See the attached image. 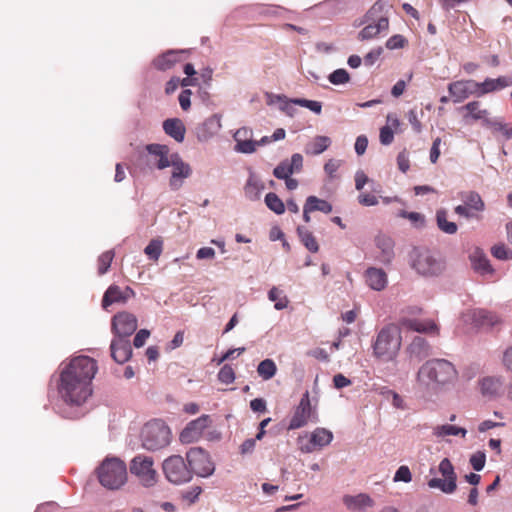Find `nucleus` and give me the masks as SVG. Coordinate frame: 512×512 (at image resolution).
Returning <instances> with one entry per match:
<instances>
[{"label":"nucleus","mask_w":512,"mask_h":512,"mask_svg":"<svg viewBox=\"0 0 512 512\" xmlns=\"http://www.w3.org/2000/svg\"><path fill=\"white\" fill-rule=\"evenodd\" d=\"M277 367L272 359H264L257 366V373L263 380H270L275 376Z\"/></svg>","instance_id":"nucleus-40"},{"label":"nucleus","mask_w":512,"mask_h":512,"mask_svg":"<svg viewBox=\"0 0 512 512\" xmlns=\"http://www.w3.org/2000/svg\"><path fill=\"white\" fill-rule=\"evenodd\" d=\"M463 204L467 207L472 208L476 212H482L485 209V204L479 195L475 191L462 192L460 194Z\"/></svg>","instance_id":"nucleus-37"},{"label":"nucleus","mask_w":512,"mask_h":512,"mask_svg":"<svg viewBox=\"0 0 512 512\" xmlns=\"http://www.w3.org/2000/svg\"><path fill=\"white\" fill-rule=\"evenodd\" d=\"M112 359L118 364H124L132 357V347L129 338L113 337L110 343Z\"/></svg>","instance_id":"nucleus-17"},{"label":"nucleus","mask_w":512,"mask_h":512,"mask_svg":"<svg viewBox=\"0 0 512 512\" xmlns=\"http://www.w3.org/2000/svg\"><path fill=\"white\" fill-rule=\"evenodd\" d=\"M211 418L209 415L203 414L195 420L190 421L180 433V441L182 443H192L197 441L203 431L210 425Z\"/></svg>","instance_id":"nucleus-15"},{"label":"nucleus","mask_w":512,"mask_h":512,"mask_svg":"<svg viewBox=\"0 0 512 512\" xmlns=\"http://www.w3.org/2000/svg\"><path fill=\"white\" fill-rule=\"evenodd\" d=\"M218 380L223 384H231L235 380V372L231 365H223L218 372Z\"/></svg>","instance_id":"nucleus-51"},{"label":"nucleus","mask_w":512,"mask_h":512,"mask_svg":"<svg viewBox=\"0 0 512 512\" xmlns=\"http://www.w3.org/2000/svg\"><path fill=\"white\" fill-rule=\"evenodd\" d=\"M401 331L394 324L385 325L372 342L373 356L384 362H391L398 356L401 348Z\"/></svg>","instance_id":"nucleus-3"},{"label":"nucleus","mask_w":512,"mask_h":512,"mask_svg":"<svg viewBox=\"0 0 512 512\" xmlns=\"http://www.w3.org/2000/svg\"><path fill=\"white\" fill-rule=\"evenodd\" d=\"M407 351L411 358L422 360L430 355L431 347L425 338L416 336L409 344Z\"/></svg>","instance_id":"nucleus-28"},{"label":"nucleus","mask_w":512,"mask_h":512,"mask_svg":"<svg viewBox=\"0 0 512 512\" xmlns=\"http://www.w3.org/2000/svg\"><path fill=\"white\" fill-rule=\"evenodd\" d=\"M168 162L169 167H172L169 187L172 191H178L183 186L184 180L191 176L192 169L177 152L171 154Z\"/></svg>","instance_id":"nucleus-13"},{"label":"nucleus","mask_w":512,"mask_h":512,"mask_svg":"<svg viewBox=\"0 0 512 512\" xmlns=\"http://www.w3.org/2000/svg\"><path fill=\"white\" fill-rule=\"evenodd\" d=\"M165 134L174 139L178 143H182L185 139L186 127L179 118H168L162 124Z\"/></svg>","instance_id":"nucleus-26"},{"label":"nucleus","mask_w":512,"mask_h":512,"mask_svg":"<svg viewBox=\"0 0 512 512\" xmlns=\"http://www.w3.org/2000/svg\"><path fill=\"white\" fill-rule=\"evenodd\" d=\"M328 80L333 85H343L350 81V74L347 70L339 68L329 74Z\"/></svg>","instance_id":"nucleus-47"},{"label":"nucleus","mask_w":512,"mask_h":512,"mask_svg":"<svg viewBox=\"0 0 512 512\" xmlns=\"http://www.w3.org/2000/svg\"><path fill=\"white\" fill-rule=\"evenodd\" d=\"M458 377L454 365L446 359H431L418 370V385L430 393H438L453 384Z\"/></svg>","instance_id":"nucleus-2"},{"label":"nucleus","mask_w":512,"mask_h":512,"mask_svg":"<svg viewBox=\"0 0 512 512\" xmlns=\"http://www.w3.org/2000/svg\"><path fill=\"white\" fill-rule=\"evenodd\" d=\"M221 115L213 114L196 128V136L200 142H206L221 129Z\"/></svg>","instance_id":"nucleus-19"},{"label":"nucleus","mask_w":512,"mask_h":512,"mask_svg":"<svg viewBox=\"0 0 512 512\" xmlns=\"http://www.w3.org/2000/svg\"><path fill=\"white\" fill-rule=\"evenodd\" d=\"M297 234L300 238L301 243L307 250L312 253H316L319 250V245L313 236V234L304 226H298Z\"/></svg>","instance_id":"nucleus-39"},{"label":"nucleus","mask_w":512,"mask_h":512,"mask_svg":"<svg viewBox=\"0 0 512 512\" xmlns=\"http://www.w3.org/2000/svg\"><path fill=\"white\" fill-rule=\"evenodd\" d=\"M454 212L462 217L467 219L476 218L478 219L477 212L470 207L465 206L464 204L458 205L454 208Z\"/></svg>","instance_id":"nucleus-60"},{"label":"nucleus","mask_w":512,"mask_h":512,"mask_svg":"<svg viewBox=\"0 0 512 512\" xmlns=\"http://www.w3.org/2000/svg\"><path fill=\"white\" fill-rule=\"evenodd\" d=\"M292 102L298 106L304 107L319 115L322 112V103L316 100H308L304 98H293Z\"/></svg>","instance_id":"nucleus-48"},{"label":"nucleus","mask_w":512,"mask_h":512,"mask_svg":"<svg viewBox=\"0 0 512 512\" xmlns=\"http://www.w3.org/2000/svg\"><path fill=\"white\" fill-rule=\"evenodd\" d=\"M172 153L170 148L164 144L152 143L145 146L136 160V168L143 174L157 170H164L169 167V159Z\"/></svg>","instance_id":"nucleus-5"},{"label":"nucleus","mask_w":512,"mask_h":512,"mask_svg":"<svg viewBox=\"0 0 512 512\" xmlns=\"http://www.w3.org/2000/svg\"><path fill=\"white\" fill-rule=\"evenodd\" d=\"M56 379L58 401L54 410L66 419H78L85 414L83 405L93 393L92 380L97 362L89 356H76L59 366Z\"/></svg>","instance_id":"nucleus-1"},{"label":"nucleus","mask_w":512,"mask_h":512,"mask_svg":"<svg viewBox=\"0 0 512 512\" xmlns=\"http://www.w3.org/2000/svg\"><path fill=\"white\" fill-rule=\"evenodd\" d=\"M268 104L280 103L279 109L286 113L288 116L293 117L296 109L294 108L293 98H287L285 95L267 94Z\"/></svg>","instance_id":"nucleus-36"},{"label":"nucleus","mask_w":512,"mask_h":512,"mask_svg":"<svg viewBox=\"0 0 512 512\" xmlns=\"http://www.w3.org/2000/svg\"><path fill=\"white\" fill-rule=\"evenodd\" d=\"M306 201L308 202V205L310 206L313 212L320 211L324 214H329L333 210L331 203H329L327 200L320 199L316 196H308Z\"/></svg>","instance_id":"nucleus-43"},{"label":"nucleus","mask_w":512,"mask_h":512,"mask_svg":"<svg viewBox=\"0 0 512 512\" xmlns=\"http://www.w3.org/2000/svg\"><path fill=\"white\" fill-rule=\"evenodd\" d=\"M491 254L499 260L512 259V250L507 248L504 244H497L491 248Z\"/></svg>","instance_id":"nucleus-53"},{"label":"nucleus","mask_w":512,"mask_h":512,"mask_svg":"<svg viewBox=\"0 0 512 512\" xmlns=\"http://www.w3.org/2000/svg\"><path fill=\"white\" fill-rule=\"evenodd\" d=\"M136 329L137 318L135 315L123 311L113 316L111 330L114 334V337L130 338Z\"/></svg>","instance_id":"nucleus-14"},{"label":"nucleus","mask_w":512,"mask_h":512,"mask_svg":"<svg viewBox=\"0 0 512 512\" xmlns=\"http://www.w3.org/2000/svg\"><path fill=\"white\" fill-rule=\"evenodd\" d=\"M379 138L382 145H390L394 140V132L389 126H384L380 129Z\"/></svg>","instance_id":"nucleus-59"},{"label":"nucleus","mask_w":512,"mask_h":512,"mask_svg":"<svg viewBox=\"0 0 512 512\" xmlns=\"http://www.w3.org/2000/svg\"><path fill=\"white\" fill-rule=\"evenodd\" d=\"M235 151L243 154H252L256 151V141L250 139L236 141Z\"/></svg>","instance_id":"nucleus-52"},{"label":"nucleus","mask_w":512,"mask_h":512,"mask_svg":"<svg viewBox=\"0 0 512 512\" xmlns=\"http://www.w3.org/2000/svg\"><path fill=\"white\" fill-rule=\"evenodd\" d=\"M113 258H114L113 250H108V251L102 253L98 257V273H99V275H104L105 273H107L108 269L111 266Z\"/></svg>","instance_id":"nucleus-49"},{"label":"nucleus","mask_w":512,"mask_h":512,"mask_svg":"<svg viewBox=\"0 0 512 512\" xmlns=\"http://www.w3.org/2000/svg\"><path fill=\"white\" fill-rule=\"evenodd\" d=\"M512 85V79L507 76L498 78H486L483 82L476 81L477 97H482L488 93L500 91Z\"/></svg>","instance_id":"nucleus-22"},{"label":"nucleus","mask_w":512,"mask_h":512,"mask_svg":"<svg viewBox=\"0 0 512 512\" xmlns=\"http://www.w3.org/2000/svg\"><path fill=\"white\" fill-rule=\"evenodd\" d=\"M186 50H167L166 52L158 55L153 61L152 65L159 71H167L174 67L175 64L183 60Z\"/></svg>","instance_id":"nucleus-20"},{"label":"nucleus","mask_w":512,"mask_h":512,"mask_svg":"<svg viewBox=\"0 0 512 512\" xmlns=\"http://www.w3.org/2000/svg\"><path fill=\"white\" fill-rule=\"evenodd\" d=\"M191 95L192 92L190 89H184L179 94L178 101L182 110L187 111L191 107Z\"/></svg>","instance_id":"nucleus-62"},{"label":"nucleus","mask_w":512,"mask_h":512,"mask_svg":"<svg viewBox=\"0 0 512 512\" xmlns=\"http://www.w3.org/2000/svg\"><path fill=\"white\" fill-rule=\"evenodd\" d=\"M163 243L160 239H153L145 247L144 253L151 260H158L162 253Z\"/></svg>","instance_id":"nucleus-46"},{"label":"nucleus","mask_w":512,"mask_h":512,"mask_svg":"<svg viewBox=\"0 0 512 512\" xmlns=\"http://www.w3.org/2000/svg\"><path fill=\"white\" fill-rule=\"evenodd\" d=\"M153 459L144 455L135 456L130 463V472L136 475L145 487L157 482V472L153 468Z\"/></svg>","instance_id":"nucleus-12"},{"label":"nucleus","mask_w":512,"mask_h":512,"mask_svg":"<svg viewBox=\"0 0 512 512\" xmlns=\"http://www.w3.org/2000/svg\"><path fill=\"white\" fill-rule=\"evenodd\" d=\"M140 437L144 449L157 451L169 445L171 431L164 421L154 419L143 426Z\"/></svg>","instance_id":"nucleus-7"},{"label":"nucleus","mask_w":512,"mask_h":512,"mask_svg":"<svg viewBox=\"0 0 512 512\" xmlns=\"http://www.w3.org/2000/svg\"><path fill=\"white\" fill-rule=\"evenodd\" d=\"M467 430L462 427H458L451 424L438 425L433 428V435L437 438H444L446 436H458L465 437Z\"/></svg>","instance_id":"nucleus-35"},{"label":"nucleus","mask_w":512,"mask_h":512,"mask_svg":"<svg viewBox=\"0 0 512 512\" xmlns=\"http://www.w3.org/2000/svg\"><path fill=\"white\" fill-rule=\"evenodd\" d=\"M382 53H383L382 47H377V48L372 49L370 52H368L364 56V59H363L364 64L366 66H372L379 59V57L381 56Z\"/></svg>","instance_id":"nucleus-61"},{"label":"nucleus","mask_w":512,"mask_h":512,"mask_svg":"<svg viewBox=\"0 0 512 512\" xmlns=\"http://www.w3.org/2000/svg\"><path fill=\"white\" fill-rule=\"evenodd\" d=\"M95 472L99 483L108 490H118L127 481L126 464L118 457H106Z\"/></svg>","instance_id":"nucleus-4"},{"label":"nucleus","mask_w":512,"mask_h":512,"mask_svg":"<svg viewBox=\"0 0 512 512\" xmlns=\"http://www.w3.org/2000/svg\"><path fill=\"white\" fill-rule=\"evenodd\" d=\"M406 44H407V40L405 39V37L400 34H396V35L391 36L386 41V48L389 50H395V49L403 48Z\"/></svg>","instance_id":"nucleus-56"},{"label":"nucleus","mask_w":512,"mask_h":512,"mask_svg":"<svg viewBox=\"0 0 512 512\" xmlns=\"http://www.w3.org/2000/svg\"><path fill=\"white\" fill-rule=\"evenodd\" d=\"M470 465L473 467L475 471L483 470L486 463V454L483 451H477L470 456L469 459Z\"/></svg>","instance_id":"nucleus-54"},{"label":"nucleus","mask_w":512,"mask_h":512,"mask_svg":"<svg viewBox=\"0 0 512 512\" xmlns=\"http://www.w3.org/2000/svg\"><path fill=\"white\" fill-rule=\"evenodd\" d=\"M394 482L409 483L412 480V474L408 466H400L393 477Z\"/></svg>","instance_id":"nucleus-55"},{"label":"nucleus","mask_w":512,"mask_h":512,"mask_svg":"<svg viewBox=\"0 0 512 512\" xmlns=\"http://www.w3.org/2000/svg\"><path fill=\"white\" fill-rule=\"evenodd\" d=\"M191 476L207 478L215 471V465L208 452L201 447H192L186 453Z\"/></svg>","instance_id":"nucleus-9"},{"label":"nucleus","mask_w":512,"mask_h":512,"mask_svg":"<svg viewBox=\"0 0 512 512\" xmlns=\"http://www.w3.org/2000/svg\"><path fill=\"white\" fill-rule=\"evenodd\" d=\"M292 174V168L289 166L288 159L281 161L273 170V175L280 180H284Z\"/></svg>","instance_id":"nucleus-50"},{"label":"nucleus","mask_w":512,"mask_h":512,"mask_svg":"<svg viewBox=\"0 0 512 512\" xmlns=\"http://www.w3.org/2000/svg\"><path fill=\"white\" fill-rule=\"evenodd\" d=\"M397 165L401 172L406 173L410 168L409 157L405 150L399 152L397 155Z\"/></svg>","instance_id":"nucleus-63"},{"label":"nucleus","mask_w":512,"mask_h":512,"mask_svg":"<svg viewBox=\"0 0 512 512\" xmlns=\"http://www.w3.org/2000/svg\"><path fill=\"white\" fill-rule=\"evenodd\" d=\"M472 268L481 275L493 274L494 269L490 264L489 259L479 249L475 250L470 255Z\"/></svg>","instance_id":"nucleus-29"},{"label":"nucleus","mask_w":512,"mask_h":512,"mask_svg":"<svg viewBox=\"0 0 512 512\" xmlns=\"http://www.w3.org/2000/svg\"><path fill=\"white\" fill-rule=\"evenodd\" d=\"M283 292L279 290L277 287H272L268 292V299L270 301L275 302L274 308L276 310H283L288 305V299L285 295H282Z\"/></svg>","instance_id":"nucleus-45"},{"label":"nucleus","mask_w":512,"mask_h":512,"mask_svg":"<svg viewBox=\"0 0 512 512\" xmlns=\"http://www.w3.org/2000/svg\"><path fill=\"white\" fill-rule=\"evenodd\" d=\"M398 216L408 219L416 229H423L426 226V218L419 212H408L406 210H400L398 212Z\"/></svg>","instance_id":"nucleus-44"},{"label":"nucleus","mask_w":512,"mask_h":512,"mask_svg":"<svg viewBox=\"0 0 512 512\" xmlns=\"http://www.w3.org/2000/svg\"><path fill=\"white\" fill-rule=\"evenodd\" d=\"M503 387V379L501 377H484L480 381L481 393L484 396H497Z\"/></svg>","instance_id":"nucleus-31"},{"label":"nucleus","mask_w":512,"mask_h":512,"mask_svg":"<svg viewBox=\"0 0 512 512\" xmlns=\"http://www.w3.org/2000/svg\"><path fill=\"white\" fill-rule=\"evenodd\" d=\"M135 296L134 290L127 286L121 289L117 285H111L107 288L103 295L102 307L106 309L114 303H125L128 299Z\"/></svg>","instance_id":"nucleus-18"},{"label":"nucleus","mask_w":512,"mask_h":512,"mask_svg":"<svg viewBox=\"0 0 512 512\" xmlns=\"http://www.w3.org/2000/svg\"><path fill=\"white\" fill-rule=\"evenodd\" d=\"M348 4V0H326L323 2V5L331 8L334 13H339L345 10Z\"/></svg>","instance_id":"nucleus-58"},{"label":"nucleus","mask_w":512,"mask_h":512,"mask_svg":"<svg viewBox=\"0 0 512 512\" xmlns=\"http://www.w3.org/2000/svg\"><path fill=\"white\" fill-rule=\"evenodd\" d=\"M312 442L316 443L318 448H322L331 443L333 434L330 430L325 428H316L310 435Z\"/></svg>","instance_id":"nucleus-41"},{"label":"nucleus","mask_w":512,"mask_h":512,"mask_svg":"<svg viewBox=\"0 0 512 512\" xmlns=\"http://www.w3.org/2000/svg\"><path fill=\"white\" fill-rule=\"evenodd\" d=\"M438 469L444 479L432 478L427 483L428 487L439 489L445 494H452L457 488V475L451 461L448 458L442 459Z\"/></svg>","instance_id":"nucleus-11"},{"label":"nucleus","mask_w":512,"mask_h":512,"mask_svg":"<svg viewBox=\"0 0 512 512\" xmlns=\"http://www.w3.org/2000/svg\"><path fill=\"white\" fill-rule=\"evenodd\" d=\"M410 266L422 277H439L446 268L445 261L429 250L413 249L410 254Z\"/></svg>","instance_id":"nucleus-6"},{"label":"nucleus","mask_w":512,"mask_h":512,"mask_svg":"<svg viewBox=\"0 0 512 512\" xmlns=\"http://www.w3.org/2000/svg\"><path fill=\"white\" fill-rule=\"evenodd\" d=\"M264 201L266 206L277 215H281L285 212V205L277 194L273 192L267 193Z\"/></svg>","instance_id":"nucleus-42"},{"label":"nucleus","mask_w":512,"mask_h":512,"mask_svg":"<svg viewBox=\"0 0 512 512\" xmlns=\"http://www.w3.org/2000/svg\"><path fill=\"white\" fill-rule=\"evenodd\" d=\"M436 223L438 228L448 235H453L457 232L458 226L455 222L447 220V212L444 209H439L436 212Z\"/></svg>","instance_id":"nucleus-38"},{"label":"nucleus","mask_w":512,"mask_h":512,"mask_svg":"<svg viewBox=\"0 0 512 512\" xmlns=\"http://www.w3.org/2000/svg\"><path fill=\"white\" fill-rule=\"evenodd\" d=\"M331 145V139L328 136H316L313 141L305 147V153L308 155H320Z\"/></svg>","instance_id":"nucleus-34"},{"label":"nucleus","mask_w":512,"mask_h":512,"mask_svg":"<svg viewBox=\"0 0 512 512\" xmlns=\"http://www.w3.org/2000/svg\"><path fill=\"white\" fill-rule=\"evenodd\" d=\"M368 24L359 32L358 39L361 41L375 38L383 31L389 28V20L387 16H380L377 22H367Z\"/></svg>","instance_id":"nucleus-25"},{"label":"nucleus","mask_w":512,"mask_h":512,"mask_svg":"<svg viewBox=\"0 0 512 512\" xmlns=\"http://www.w3.org/2000/svg\"><path fill=\"white\" fill-rule=\"evenodd\" d=\"M448 92L454 103H461L471 95L477 96L476 81L460 80L452 82L448 85Z\"/></svg>","instance_id":"nucleus-16"},{"label":"nucleus","mask_w":512,"mask_h":512,"mask_svg":"<svg viewBox=\"0 0 512 512\" xmlns=\"http://www.w3.org/2000/svg\"><path fill=\"white\" fill-rule=\"evenodd\" d=\"M165 478L174 485H181L192 480L188 462L180 455H171L162 463Z\"/></svg>","instance_id":"nucleus-8"},{"label":"nucleus","mask_w":512,"mask_h":512,"mask_svg":"<svg viewBox=\"0 0 512 512\" xmlns=\"http://www.w3.org/2000/svg\"><path fill=\"white\" fill-rule=\"evenodd\" d=\"M377 248L381 251L380 260L389 263L394 257V241L386 235H378L375 238Z\"/></svg>","instance_id":"nucleus-30"},{"label":"nucleus","mask_w":512,"mask_h":512,"mask_svg":"<svg viewBox=\"0 0 512 512\" xmlns=\"http://www.w3.org/2000/svg\"><path fill=\"white\" fill-rule=\"evenodd\" d=\"M316 405L312 406L309 392L306 391L296 407L292 418L290 419L288 429L295 430L305 426L308 421L317 422Z\"/></svg>","instance_id":"nucleus-10"},{"label":"nucleus","mask_w":512,"mask_h":512,"mask_svg":"<svg viewBox=\"0 0 512 512\" xmlns=\"http://www.w3.org/2000/svg\"><path fill=\"white\" fill-rule=\"evenodd\" d=\"M399 323L403 328L418 333L436 334L438 332V326L433 320L430 319L420 320L409 317H401Z\"/></svg>","instance_id":"nucleus-21"},{"label":"nucleus","mask_w":512,"mask_h":512,"mask_svg":"<svg viewBox=\"0 0 512 512\" xmlns=\"http://www.w3.org/2000/svg\"><path fill=\"white\" fill-rule=\"evenodd\" d=\"M343 503L352 511H360L372 505V499L367 494H358L355 496L346 495L343 497Z\"/></svg>","instance_id":"nucleus-32"},{"label":"nucleus","mask_w":512,"mask_h":512,"mask_svg":"<svg viewBox=\"0 0 512 512\" xmlns=\"http://www.w3.org/2000/svg\"><path fill=\"white\" fill-rule=\"evenodd\" d=\"M468 317L476 327H493L500 321L495 313L481 308L471 310Z\"/></svg>","instance_id":"nucleus-24"},{"label":"nucleus","mask_w":512,"mask_h":512,"mask_svg":"<svg viewBox=\"0 0 512 512\" xmlns=\"http://www.w3.org/2000/svg\"><path fill=\"white\" fill-rule=\"evenodd\" d=\"M264 189V182L256 175L254 171L249 169V176L243 187L246 199L252 202L260 200Z\"/></svg>","instance_id":"nucleus-23"},{"label":"nucleus","mask_w":512,"mask_h":512,"mask_svg":"<svg viewBox=\"0 0 512 512\" xmlns=\"http://www.w3.org/2000/svg\"><path fill=\"white\" fill-rule=\"evenodd\" d=\"M480 106L481 103L479 101H471L460 109L467 111V114L464 116L465 119L481 120L482 125H484L489 117V111L487 109H481Z\"/></svg>","instance_id":"nucleus-33"},{"label":"nucleus","mask_w":512,"mask_h":512,"mask_svg":"<svg viewBox=\"0 0 512 512\" xmlns=\"http://www.w3.org/2000/svg\"><path fill=\"white\" fill-rule=\"evenodd\" d=\"M342 165V160L338 159H330L324 165V171L329 177V179L333 180L336 177V171Z\"/></svg>","instance_id":"nucleus-57"},{"label":"nucleus","mask_w":512,"mask_h":512,"mask_svg":"<svg viewBox=\"0 0 512 512\" xmlns=\"http://www.w3.org/2000/svg\"><path fill=\"white\" fill-rule=\"evenodd\" d=\"M502 364L506 371L512 373V345L504 350Z\"/></svg>","instance_id":"nucleus-64"},{"label":"nucleus","mask_w":512,"mask_h":512,"mask_svg":"<svg viewBox=\"0 0 512 512\" xmlns=\"http://www.w3.org/2000/svg\"><path fill=\"white\" fill-rule=\"evenodd\" d=\"M365 278L367 285L375 291L383 290L388 283L387 274L381 268L369 267L365 271Z\"/></svg>","instance_id":"nucleus-27"}]
</instances>
